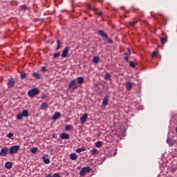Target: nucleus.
<instances>
[{"label":"nucleus","instance_id":"24","mask_svg":"<svg viewBox=\"0 0 177 177\" xmlns=\"http://www.w3.org/2000/svg\"><path fill=\"white\" fill-rule=\"evenodd\" d=\"M84 82V77H77V83L81 84Z\"/></svg>","mask_w":177,"mask_h":177},{"label":"nucleus","instance_id":"2","mask_svg":"<svg viewBox=\"0 0 177 177\" xmlns=\"http://www.w3.org/2000/svg\"><path fill=\"white\" fill-rule=\"evenodd\" d=\"M19 150H20V145H14L10 148L9 153L10 154H16L19 153Z\"/></svg>","mask_w":177,"mask_h":177},{"label":"nucleus","instance_id":"30","mask_svg":"<svg viewBox=\"0 0 177 177\" xmlns=\"http://www.w3.org/2000/svg\"><path fill=\"white\" fill-rule=\"evenodd\" d=\"M57 50H59V49H60V40L57 39Z\"/></svg>","mask_w":177,"mask_h":177},{"label":"nucleus","instance_id":"23","mask_svg":"<svg viewBox=\"0 0 177 177\" xmlns=\"http://www.w3.org/2000/svg\"><path fill=\"white\" fill-rule=\"evenodd\" d=\"M100 59L97 56H95L93 59V63H99Z\"/></svg>","mask_w":177,"mask_h":177},{"label":"nucleus","instance_id":"21","mask_svg":"<svg viewBox=\"0 0 177 177\" xmlns=\"http://www.w3.org/2000/svg\"><path fill=\"white\" fill-rule=\"evenodd\" d=\"M73 129V125L68 124L65 126V131H71Z\"/></svg>","mask_w":177,"mask_h":177},{"label":"nucleus","instance_id":"6","mask_svg":"<svg viewBox=\"0 0 177 177\" xmlns=\"http://www.w3.org/2000/svg\"><path fill=\"white\" fill-rule=\"evenodd\" d=\"M6 154H8V147H4L1 149L0 156L1 157H6Z\"/></svg>","mask_w":177,"mask_h":177},{"label":"nucleus","instance_id":"43","mask_svg":"<svg viewBox=\"0 0 177 177\" xmlns=\"http://www.w3.org/2000/svg\"><path fill=\"white\" fill-rule=\"evenodd\" d=\"M108 44H113V40L111 39H108Z\"/></svg>","mask_w":177,"mask_h":177},{"label":"nucleus","instance_id":"4","mask_svg":"<svg viewBox=\"0 0 177 177\" xmlns=\"http://www.w3.org/2000/svg\"><path fill=\"white\" fill-rule=\"evenodd\" d=\"M15 84H16L15 79H13V77H11L8 80L7 86L9 88H13V86H15Z\"/></svg>","mask_w":177,"mask_h":177},{"label":"nucleus","instance_id":"31","mask_svg":"<svg viewBox=\"0 0 177 177\" xmlns=\"http://www.w3.org/2000/svg\"><path fill=\"white\" fill-rule=\"evenodd\" d=\"M160 41L162 42V44H166L167 43V39L165 37L161 38Z\"/></svg>","mask_w":177,"mask_h":177},{"label":"nucleus","instance_id":"40","mask_svg":"<svg viewBox=\"0 0 177 177\" xmlns=\"http://www.w3.org/2000/svg\"><path fill=\"white\" fill-rule=\"evenodd\" d=\"M175 171H176V168L174 167V166H171V172H175Z\"/></svg>","mask_w":177,"mask_h":177},{"label":"nucleus","instance_id":"41","mask_svg":"<svg viewBox=\"0 0 177 177\" xmlns=\"http://www.w3.org/2000/svg\"><path fill=\"white\" fill-rule=\"evenodd\" d=\"M156 55H157V52L153 51V53H152V57H155Z\"/></svg>","mask_w":177,"mask_h":177},{"label":"nucleus","instance_id":"42","mask_svg":"<svg viewBox=\"0 0 177 177\" xmlns=\"http://www.w3.org/2000/svg\"><path fill=\"white\" fill-rule=\"evenodd\" d=\"M46 177H53L51 174H46Z\"/></svg>","mask_w":177,"mask_h":177},{"label":"nucleus","instance_id":"37","mask_svg":"<svg viewBox=\"0 0 177 177\" xmlns=\"http://www.w3.org/2000/svg\"><path fill=\"white\" fill-rule=\"evenodd\" d=\"M96 153H97V149H93L91 150V154H96Z\"/></svg>","mask_w":177,"mask_h":177},{"label":"nucleus","instance_id":"12","mask_svg":"<svg viewBox=\"0 0 177 177\" xmlns=\"http://www.w3.org/2000/svg\"><path fill=\"white\" fill-rule=\"evenodd\" d=\"M60 138L61 139H70V135L62 133L60 135Z\"/></svg>","mask_w":177,"mask_h":177},{"label":"nucleus","instance_id":"20","mask_svg":"<svg viewBox=\"0 0 177 177\" xmlns=\"http://www.w3.org/2000/svg\"><path fill=\"white\" fill-rule=\"evenodd\" d=\"M166 142L167 143H168L169 146L170 147L174 146V142H172V139L167 138Z\"/></svg>","mask_w":177,"mask_h":177},{"label":"nucleus","instance_id":"22","mask_svg":"<svg viewBox=\"0 0 177 177\" xmlns=\"http://www.w3.org/2000/svg\"><path fill=\"white\" fill-rule=\"evenodd\" d=\"M31 153H32V154H35V153H37L38 151V148L37 147H32L30 149Z\"/></svg>","mask_w":177,"mask_h":177},{"label":"nucleus","instance_id":"5","mask_svg":"<svg viewBox=\"0 0 177 177\" xmlns=\"http://www.w3.org/2000/svg\"><path fill=\"white\" fill-rule=\"evenodd\" d=\"M68 88L73 89V91H75L78 86H77V84H75V80H73L71 81V83L68 85Z\"/></svg>","mask_w":177,"mask_h":177},{"label":"nucleus","instance_id":"7","mask_svg":"<svg viewBox=\"0 0 177 177\" xmlns=\"http://www.w3.org/2000/svg\"><path fill=\"white\" fill-rule=\"evenodd\" d=\"M68 50L69 48L68 47H66L63 51H62V57L64 58V57H68Z\"/></svg>","mask_w":177,"mask_h":177},{"label":"nucleus","instance_id":"18","mask_svg":"<svg viewBox=\"0 0 177 177\" xmlns=\"http://www.w3.org/2000/svg\"><path fill=\"white\" fill-rule=\"evenodd\" d=\"M42 158H43V161H44V164H49V162H50V159L46 158L45 157V156H44L42 157Z\"/></svg>","mask_w":177,"mask_h":177},{"label":"nucleus","instance_id":"11","mask_svg":"<svg viewBox=\"0 0 177 177\" xmlns=\"http://www.w3.org/2000/svg\"><path fill=\"white\" fill-rule=\"evenodd\" d=\"M107 104H109V97L106 96L104 97L103 100H102V106H107Z\"/></svg>","mask_w":177,"mask_h":177},{"label":"nucleus","instance_id":"36","mask_svg":"<svg viewBox=\"0 0 177 177\" xmlns=\"http://www.w3.org/2000/svg\"><path fill=\"white\" fill-rule=\"evenodd\" d=\"M21 9V10H26V9H27V5H22Z\"/></svg>","mask_w":177,"mask_h":177},{"label":"nucleus","instance_id":"29","mask_svg":"<svg viewBox=\"0 0 177 177\" xmlns=\"http://www.w3.org/2000/svg\"><path fill=\"white\" fill-rule=\"evenodd\" d=\"M129 25L131 26V27H135V26L136 25V22H135L134 21H131L129 22Z\"/></svg>","mask_w":177,"mask_h":177},{"label":"nucleus","instance_id":"28","mask_svg":"<svg viewBox=\"0 0 177 177\" xmlns=\"http://www.w3.org/2000/svg\"><path fill=\"white\" fill-rule=\"evenodd\" d=\"M129 66H130V67H132V68H135V66H136L135 62L133 61H131L129 62Z\"/></svg>","mask_w":177,"mask_h":177},{"label":"nucleus","instance_id":"38","mask_svg":"<svg viewBox=\"0 0 177 177\" xmlns=\"http://www.w3.org/2000/svg\"><path fill=\"white\" fill-rule=\"evenodd\" d=\"M102 146V142L100 141H97L96 142V147H100Z\"/></svg>","mask_w":177,"mask_h":177},{"label":"nucleus","instance_id":"34","mask_svg":"<svg viewBox=\"0 0 177 177\" xmlns=\"http://www.w3.org/2000/svg\"><path fill=\"white\" fill-rule=\"evenodd\" d=\"M26 77H27V74H26V73H21L20 75V78H21V80H24V78H26Z\"/></svg>","mask_w":177,"mask_h":177},{"label":"nucleus","instance_id":"1","mask_svg":"<svg viewBox=\"0 0 177 177\" xmlns=\"http://www.w3.org/2000/svg\"><path fill=\"white\" fill-rule=\"evenodd\" d=\"M28 95L30 97H34V96L39 95V89L38 88H33L28 91Z\"/></svg>","mask_w":177,"mask_h":177},{"label":"nucleus","instance_id":"13","mask_svg":"<svg viewBox=\"0 0 177 177\" xmlns=\"http://www.w3.org/2000/svg\"><path fill=\"white\" fill-rule=\"evenodd\" d=\"M12 165H13L12 164V162H6L5 164V167L7 169H10V168H12Z\"/></svg>","mask_w":177,"mask_h":177},{"label":"nucleus","instance_id":"44","mask_svg":"<svg viewBox=\"0 0 177 177\" xmlns=\"http://www.w3.org/2000/svg\"><path fill=\"white\" fill-rule=\"evenodd\" d=\"M41 71H44V72L46 71V67L43 66V67L41 68Z\"/></svg>","mask_w":177,"mask_h":177},{"label":"nucleus","instance_id":"39","mask_svg":"<svg viewBox=\"0 0 177 177\" xmlns=\"http://www.w3.org/2000/svg\"><path fill=\"white\" fill-rule=\"evenodd\" d=\"M53 177H62L59 174L55 173L53 174Z\"/></svg>","mask_w":177,"mask_h":177},{"label":"nucleus","instance_id":"33","mask_svg":"<svg viewBox=\"0 0 177 177\" xmlns=\"http://www.w3.org/2000/svg\"><path fill=\"white\" fill-rule=\"evenodd\" d=\"M59 56H60V52H58V53L54 54L53 57H54V59H57V57H59Z\"/></svg>","mask_w":177,"mask_h":177},{"label":"nucleus","instance_id":"14","mask_svg":"<svg viewBox=\"0 0 177 177\" xmlns=\"http://www.w3.org/2000/svg\"><path fill=\"white\" fill-rule=\"evenodd\" d=\"M32 75L36 78V80H39L41 78V75L37 72H34Z\"/></svg>","mask_w":177,"mask_h":177},{"label":"nucleus","instance_id":"32","mask_svg":"<svg viewBox=\"0 0 177 177\" xmlns=\"http://www.w3.org/2000/svg\"><path fill=\"white\" fill-rule=\"evenodd\" d=\"M127 53H125L124 55H126V56H130L131 55V50L129 48L127 49Z\"/></svg>","mask_w":177,"mask_h":177},{"label":"nucleus","instance_id":"10","mask_svg":"<svg viewBox=\"0 0 177 177\" xmlns=\"http://www.w3.org/2000/svg\"><path fill=\"white\" fill-rule=\"evenodd\" d=\"M62 115V114H60L59 112H55L53 116V120L54 121H56L57 119L60 118V116Z\"/></svg>","mask_w":177,"mask_h":177},{"label":"nucleus","instance_id":"19","mask_svg":"<svg viewBox=\"0 0 177 177\" xmlns=\"http://www.w3.org/2000/svg\"><path fill=\"white\" fill-rule=\"evenodd\" d=\"M22 117H28V111L24 109L22 113Z\"/></svg>","mask_w":177,"mask_h":177},{"label":"nucleus","instance_id":"16","mask_svg":"<svg viewBox=\"0 0 177 177\" xmlns=\"http://www.w3.org/2000/svg\"><path fill=\"white\" fill-rule=\"evenodd\" d=\"M71 160H73V161L77 160V154L75 153H73L70 155Z\"/></svg>","mask_w":177,"mask_h":177},{"label":"nucleus","instance_id":"27","mask_svg":"<svg viewBox=\"0 0 177 177\" xmlns=\"http://www.w3.org/2000/svg\"><path fill=\"white\" fill-rule=\"evenodd\" d=\"M17 120H23V115L21 113H18L17 115Z\"/></svg>","mask_w":177,"mask_h":177},{"label":"nucleus","instance_id":"9","mask_svg":"<svg viewBox=\"0 0 177 177\" xmlns=\"http://www.w3.org/2000/svg\"><path fill=\"white\" fill-rule=\"evenodd\" d=\"M98 34L99 35H100V37H102V38H106V39H109V36H107V34L104 32V31L99 30Z\"/></svg>","mask_w":177,"mask_h":177},{"label":"nucleus","instance_id":"3","mask_svg":"<svg viewBox=\"0 0 177 177\" xmlns=\"http://www.w3.org/2000/svg\"><path fill=\"white\" fill-rule=\"evenodd\" d=\"M88 172H91V167H84L80 171V175L81 176H84V175H85V174H88Z\"/></svg>","mask_w":177,"mask_h":177},{"label":"nucleus","instance_id":"46","mask_svg":"<svg viewBox=\"0 0 177 177\" xmlns=\"http://www.w3.org/2000/svg\"><path fill=\"white\" fill-rule=\"evenodd\" d=\"M52 138H57L56 134H53Z\"/></svg>","mask_w":177,"mask_h":177},{"label":"nucleus","instance_id":"25","mask_svg":"<svg viewBox=\"0 0 177 177\" xmlns=\"http://www.w3.org/2000/svg\"><path fill=\"white\" fill-rule=\"evenodd\" d=\"M82 151H85L84 147H82L76 149V153H81Z\"/></svg>","mask_w":177,"mask_h":177},{"label":"nucleus","instance_id":"15","mask_svg":"<svg viewBox=\"0 0 177 177\" xmlns=\"http://www.w3.org/2000/svg\"><path fill=\"white\" fill-rule=\"evenodd\" d=\"M41 110H46V109H48V103L46 102H43L41 104Z\"/></svg>","mask_w":177,"mask_h":177},{"label":"nucleus","instance_id":"26","mask_svg":"<svg viewBox=\"0 0 177 177\" xmlns=\"http://www.w3.org/2000/svg\"><path fill=\"white\" fill-rule=\"evenodd\" d=\"M104 78H105V80H111V75H110V74H109V73H106Z\"/></svg>","mask_w":177,"mask_h":177},{"label":"nucleus","instance_id":"47","mask_svg":"<svg viewBox=\"0 0 177 177\" xmlns=\"http://www.w3.org/2000/svg\"><path fill=\"white\" fill-rule=\"evenodd\" d=\"M98 15L99 16H102V12H100Z\"/></svg>","mask_w":177,"mask_h":177},{"label":"nucleus","instance_id":"17","mask_svg":"<svg viewBox=\"0 0 177 177\" xmlns=\"http://www.w3.org/2000/svg\"><path fill=\"white\" fill-rule=\"evenodd\" d=\"M126 86L128 91H131L132 89V83L131 82L126 83Z\"/></svg>","mask_w":177,"mask_h":177},{"label":"nucleus","instance_id":"8","mask_svg":"<svg viewBox=\"0 0 177 177\" xmlns=\"http://www.w3.org/2000/svg\"><path fill=\"white\" fill-rule=\"evenodd\" d=\"M88 120V113H84L82 117L80 118V122L82 124H85V122Z\"/></svg>","mask_w":177,"mask_h":177},{"label":"nucleus","instance_id":"45","mask_svg":"<svg viewBox=\"0 0 177 177\" xmlns=\"http://www.w3.org/2000/svg\"><path fill=\"white\" fill-rule=\"evenodd\" d=\"M124 59V60H126V62H128V59H129V57L128 56H125Z\"/></svg>","mask_w":177,"mask_h":177},{"label":"nucleus","instance_id":"35","mask_svg":"<svg viewBox=\"0 0 177 177\" xmlns=\"http://www.w3.org/2000/svg\"><path fill=\"white\" fill-rule=\"evenodd\" d=\"M13 133H9L8 135H7V138H8V139H11V138H13Z\"/></svg>","mask_w":177,"mask_h":177}]
</instances>
